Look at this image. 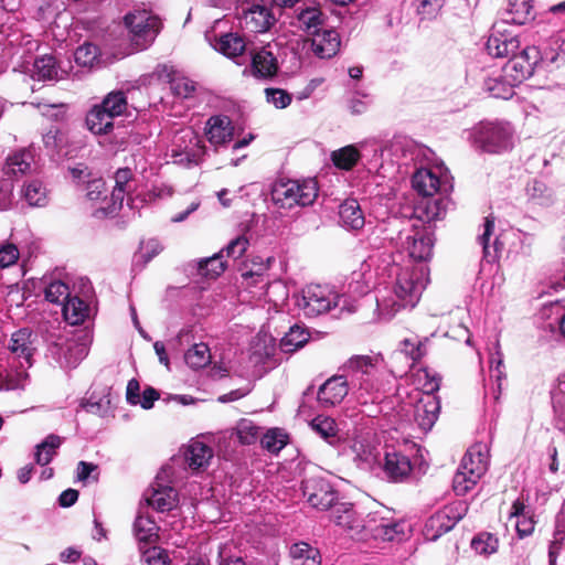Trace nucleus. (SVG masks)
Masks as SVG:
<instances>
[{"mask_svg":"<svg viewBox=\"0 0 565 565\" xmlns=\"http://www.w3.org/2000/svg\"><path fill=\"white\" fill-rule=\"evenodd\" d=\"M215 49L227 57H236L245 50L244 40L235 33H226L216 41Z\"/></svg>","mask_w":565,"mask_h":565,"instance_id":"obj_45","label":"nucleus"},{"mask_svg":"<svg viewBox=\"0 0 565 565\" xmlns=\"http://www.w3.org/2000/svg\"><path fill=\"white\" fill-rule=\"evenodd\" d=\"M426 341L419 340L417 337L404 339L401 342V349L393 354L396 362H406V369H411L417 361L426 354Z\"/></svg>","mask_w":565,"mask_h":565,"instance_id":"obj_30","label":"nucleus"},{"mask_svg":"<svg viewBox=\"0 0 565 565\" xmlns=\"http://www.w3.org/2000/svg\"><path fill=\"white\" fill-rule=\"evenodd\" d=\"M206 153L205 145L191 130H181L173 138L169 157L174 164L190 168L198 166Z\"/></svg>","mask_w":565,"mask_h":565,"instance_id":"obj_10","label":"nucleus"},{"mask_svg":"<svg viewBox=\"0 0 565 565\" xmlns=\"http://www.w3.org/2000/svg\"><path fill=\"white\" fill-rule=\"evenodd\" d=\"M413 416L423 431L433 428L440 413L439 397L433 394H420L414 404Z\"/></svg>","mask_w":565,"mask_h":565,"instance_id":"obj_19","label":"nucleus"},{"mask_svg":"<svg viewBox=\"0 0 565 565\" xmlns=\"http://www.w3.org/2000/svg\"><path fill=\"white\" fill-rule=\"evenodd\" d=\"M114 180L115 185L109 198V203L102 207L105 214H114L119 211L124 205L125 199L129 201L131 194L137 189V180L132 170L129 168L118 169L115 172Z\"/></svg>","mask_w":565,"mask_h":565,"instance_id":"obj_14","label":"nucleus"},{"mask_svg":"<svg viewBox=\"0 0 565 565\" xmlns=\"http://www.w3.org/2000/svg\"><path fill=\"white\" fill-rule=\"evenodd\" d=\"M356 468L367 471L377 460V447L370 431L356 430L338 447Z\"/></svg>","mask_w":565,"mask_h":565,"instance_id":"obj_8","label":"nucleus"},{"mask_svg":"<svg viewBox=\"0 0 565 565\" xmlns=\"http://www.w3.org/2000/svg\"><path fill=\"white\" fill-rule=\"evenodd\" d=\"M244 22L247 29L255 33L266 32L274 22L270 10L265 6L254 4L244 12Z\"/></svg>","mask_w":565,"mask_h":565,"instance_id":"obj_31","label":"nucleus"},{"mask_svg":"<svg viewBox=\"0 0 565 565\" xmlns=\"http://www.w3.org/2000/svg\"><path fill=\"white\" fill-rule=\"evenodd\" d=\"M310 427L329 445L337 448L340 446L341 438L339 436L337 422L333 418L318 415L310 422Z\"/></svg>","mask_w":565,"mask_h":565,"instance_id":"obj_34","label":"nucleus"},{"mask_svg":"<svg viewBox=\"0 0 565 565\" xmlns=\"http://www.w3.org/2000/svg\"><path fill=\"white\" fill-rule=\"evenodd\" d=\"M169 556L164 550L151 546L141 551L142 565H168Z\"/></svg>","mask_w":565,"mask_h":565,"instance_id":"obj_63","label":"nucleus"},{"mask_svg":"<svg viewBox=\"0 0 565 565\" xmlns=\"http://www.w3.org/2000/svg\"><path fill=\"white\" fill-rule=\"evenodd\" d=\"M497 62L507 61L509 57L519 54L520 41L516 35L511 33L501 32L497 28Z\"/></svg>","mask_w":565,"mask_h":565,"instance_id":"obj_44","label":"nucleus"},{"mask_svg":"<svg viewBox=\"0 0 565 565\" xmlns=\"http://www.w3.org/2000/svg\"><path fill=\"white\" fill-rule=\"evenodd\" d=\"M204 135L215 151L227 148L234 140V122L227 115H213L205 122Z\"/></svg>","mask_w":565,"mask_h":565,"instance_id":"obj_15","label":"nucleus"},{"mask_svg":"<svg viewBox=\"0 0 565 565\" xmlns=\"http://www.w3.org/2000/svg\"><path fill=\"white\" fill-rule=\"evenodd\" d=\"M235 434L243 445H253L258 439L259 428L249 419H241L236 427Z\"/></svg>","mask_w":565,"mask_h":565,"instance_id":"obj_58","label":"nucleus"},{"mask_svg":"<svg viewBox=\"0 0 565 565\" xmlns=\"http://www.w3.org/2000/svg\"><path fill=\"white\" fill-rule=\"evenodd\" d=\"M288 444V435L280 428L269 429L260 439V445L270 454L277 455Z\"/></svg>","mask_w":565,"mask_h":565,"instance_id":"obj_51","label":"nucleus"},{"mask_svg":"<svg viewBox=\"0 0 565 565\" xmlns=\"http://www.w3.org/2000/svg\"><path fill=\"white\" fill-rule=\"evenodd\" d=\"M468 504L457 500L433 514L425 524V534L429 540H437L449 532L467 514Z\"/></svg>","mask_w":565,"mask_h":565,"instance_id":"obj_11","label":"nucleus"},{"mask_svg":"<svg viewBox=\"0 0 565 565\" xmlns=\"http://www.w3.org/2000/svg\"><path fill=\"white\" fill-rule=\"evenodd\" d=\"M24 200L30 206L42 207L47 204V191L39 180H32L24 184L22 191Z\"/></svg>","mask_w":565,"mask_h":565,"instance_id":"obj_46","label":"nucleus"},{"mask_svg":"<svg viewBox=\"0 0 565 565\" xmlns=\"http://www.w3.org/2000/svg\"><path fill=\"white\" fill-rule=\"evenodd\" d=\"M417 13L422 20L435 19L445 4V0H417Z\"/></svg>","mask_w":565,"mask_h":565,"instance_id":"obj_62","label":"nucleus"},{"mask_svg":"<svg viewBox=\"0 0 565 565\" xmlns=\"http://www.w3.org/2000/svg\"><path fill=\"white\" fill-rule=\"evenodd\" d=\"M490 448L486 443H476L463 456L452 479L457 495H465L488 470Z\"/></svg>","mask_w":565,"mask_h":565,"instance_id":"obj_4","label":"nucleus"},{"mask_svg":"<svg viewBox=\"0 0 565 565\" xmlns=\"http://www.w3.org/2000/svg\"><path fill=\"white\" fill-rule=\"evenodd\" d=\"M514 146V129L510 122H497V153L511 150Z\"/></svg>","mask_w":565,"mask_h":565,"instance_id":"obj_57","label":"nucleus"},{"mask_svg":"<svg viewBox=\"0 0 565 565\" xmlns=\"http://www.w3.org/2000/svg\"><path fill=\"white\" fill-rule=\"evenodd\" d=\"M70 296V288L62 280H52L44 288V297L52 303L63 305Z\"/></svg>","mask_w":565,"mask_h":565,"instance_id":"obj_54","label":"nucleus"},{"mask_svg":"<svg viewBox=\"0 0 565 565\" xmlns=\"http://www.w3.org/2000/svg\"><path fill=\"white\" fill-rule=\"evenodd\" d=\"M550 565H565V529H556L548 548Z\"/></svg>","mask_w":565,"mask_h":565,"instance_id":"obj_52","label":"nucleus"},{"mask_svg":"<svg viewBox=\"0 0 565 565\" xmlns=\"http://www.w3.org/2000/svg\"><path fill=\"white\" fill-rule=\"evenodd\" d=\"M265 99L276 109H285L292 102V95L286 89L278 87H267L264 89Z\"/></svg>","mask_w":565,"mask_h":565,"instance_id":"obj_59","label":"nucleus"},{"mask_svg":"<svg viewBox=\"0 0 565 565\" xmlns=\"http://www.w3.org/2000/svg\"><path fill=\"white\" fill-rule=\"evenodd\" d=\"M382 469L386 480L402 483L409 480L413 463L403 450L391 447L385 450Z\"/></svg>","mask_w":565,"mask_h":565,"instance_id":"obj_16","label":"nucleus"},{"mask_svg":"<svg viewBox=\"0 0 565 565\" xmlns=\"http://www.w3.org/2000/svg\"><path fill=\"white\" fill-rule=\"evenodd\" d=\"M340 224L349 231H359L365 225V216L355 199H348L339 206Z\"/></svg>","mask_w":565,"mask_h":565,"instance_id":"obj_29","label":"nucleus"},{"mask_svg":"<svg viewBox=\"0 0 565 565\" xmlns=\"http://www.w3.org/2000/svg\"><path fill=\"white\" fill-rule=\"evenodd\" d=\"M33 156L29 150H20L7 158L3 172L8 177H22L31 170Z\"/></svg>","mask_w":565,"mask_h":565,"instance_id":"obj_37","label":"nucleus"},{"mask_svg":"<svg viewBox=\"0 0 565 565\" xmlns=\"http://www.w3.org/2000/svg\"><path fill=\"white\" fill-rule=\"evenodd\" d=\"M428 151L426 147L407 137H395L388 145V156L399 170L405 168V173H408V167H413L415 171L419 169Z\"/></svg>","mask_w":565,"mask_h":565,"instance_id":"obj_12","label":"nucleus"},{"mask_svg":"<svg viewBox=\"0 0 565 565\" xmlns=\"http://www.w3.org/2000/svg\"><path fill=\"white\" fill-rule=\"evenodd\" d=\"M185 363L191 369H202L211 361L210 349L205 343H196L184 354Z\"/></svg>","mask_w":565,"mask_h":565,"instance_id":"obj_50","label":"nucleus"},{"mask_svg":"<svg viewBox=\"0 0 565 565\" xmlns=\"http://www.w3.org/2000/svg\"><path fill=\"white\" fill-rule=\"evenodd\" d=\"M65 320L73 326L82 323L88 313V306L78 297H68L62 305Z\"/></svg>","mask_w":565,"mask_h":565,"instance_id":"obj_43","label":"nucleus"},{"mask_svg":"<svg viewBox=\"0 0 565 565\" xmlns=\"http://www.w3.org/2000/svg\"><path fill=\"white\" fill-rule=\"evenodd\" d=\"M331 518L337 525L348 531L352 537L366 540L367 518L365 520L360 518L353 504L338 502L331 510Z\"/></svg>","mask_w":565,"mask_h":565,"instance_id":"obj_17","label":"nucleus"},{"mask_svg":"<svg viewBox=\"0 0 565 565\" xmlns=\"http://www.w3.org/2000/svg\"><path fill=\"white\" fill-rule=\"evenodd\" d=\"M132 530L137 541L151 543L158 537L159 527L152 518L140 512L135 519Z\"/></svg>","mask_w":565,"mask_h":565,"instance_id":"obj_42","label":"nucleus"},{"mask_svg":"<svg viewBox=\"0 0 565 565\" xmlns=\"http://www.w3.org/2000/svg\"><path fill=\"white\" fill-rule=\"evenodd\" d=\"M499 15L502 23L525 24L534 19L532 0H504Z\"/></svg>","mask_w":565,"mask_h":565,"instance_id":"obj_21","label":"nucleus"},{"mask_svg":"<svg viewBox=\"0 0 565 565\" xmlns=\"http://www.w3.org/2000/svg\"><path fill=\"white\" fill-rule=\"evenodd\" d=\"M308 339L309 333L302 327L295 324L290 327L289 331L281 338L280 348L285 352H294L303 347Z\"/></svg>","mask_w":565,"mask_h":565,"instance_id":"obj_48","label":"nucleus"},{"mask_svg":"<svg viewBox=\"0 0 565 565\" xmlns=\"http://www.w3.org/2000/svg\"><path fill=\"white\" fill-rule=\"evenodd\" d=\"M252 73L258 78H270L278 71V62L270 46H263L252 53Z\"/></svg>","mask_w":565,"mask_h":565,"instance_id":"obj_27","label":"nucleus"},{"mask_svg":"<svg viewBox=\"0 0 565 565\" xmlns=\"http://www.w3.org/2000/svg\"><path fill=\"white\" fill-rule=\"evenodd\" d=\"M298 28L308 34L321 30L326 23V17L318 7H306L297 12Z\"/></svg>","mask_w":565,"mask_h":565,"instance_id":"obj_35","label":"nucleus"},{"mask_svg":"<svg viewBox=\"0 0 565 565\" xmlns=\"http://www.w3.org/2000/svg\"><path fill=\"white\" fill-rule=\"evenodd\" d=\"M341 45L339 33L334 29H321L311 34V51L319 58L333 57Z\"/></svg>","mask_w":565,"mask_h":565,"instance_id":"obj_22","label":"nucleus"},{"mask_svg":"<svg viewBox=\"0 0 565 565\" xmlns=\"http://www.w3.org/2000/svg\"><path fill=\"white\" fill-rule=\"evenodd\" d=\"M32 77L38 81H58L62 78L55 57L50 54L36 57L33 63Z\"/></svg>","mask_w":565,"mask_h":565,"instance_id":"obj_36","label":"nucleus"},{"mask_svg":"<svg viewBox=\"0 0 565 565\" xmlns=\"http://www.w3.org/2000/svg\"><path fill=\"white\" fill-rule=\"evenodd\" d=\"M367 148L365 151H363L366 157H363L362 159H365V164L369 167V170L372 169H379L383 167L382 160L385 154H388V146L383 148L377 141H366Z\"/></svg>","mask_w":565,"mask_h":565,"instance_id":"obj_56","label":"nucleus"},{"mask_svg":"<svg viewBox=\"0 0 565 565\" xmlns=\"http://www.w3.org/2000/svg\"><path fill=\"white\" fill-rule=\"evenodd\" d=\"M289 553L294 565H321L319 550L306 542L292 544Z\"/></svg>","mask_w":565,"mask_h":565,"instance_id":"obj_38","label":"nucleus"},{"mask_svg":"<svg viewBox=\"0 0 565 565\" xmlns=\"http://www.w3.org/2000/svg\"><path fill=\"white\" fill-rule=\"evenodd\" d=\"M509 522L513 523L520 539L530 536L535 527L532 511L520 499H516L509 511Z\"/></svg>","mask_w":565,"mask_h":565,"instance_id":"obj_26","label":"nucleus"},{"mask_svg":"<svg viewBox=\"0 0 565 565\" xmlns=\"http://www.w3.org/2000/svg\"><path fill=\"white\" fill-rule=\"evenodd\" d=\"M493 224L494 221L492 215L487 216L484 218L483 233L478 237V242L482 246L483 253L482 259L480 262V275L491 273L492 264L494 263V256L491 254L490 250V236L492 235Z\"/></svg>","mask_w":565,"mask_h":565,"instance_id":"obj_39","label":"nucleus"},{"mask_svg":"<svg viewBox=\"0 0 565 565\" xmlns=\"http://www.w3.org/2000/svg\"><path fill=\"white\" fill-rule=\"evenodd\" d=\"M87 129L97 136H108L122 126V120H115L97 104L86 114L85 118Z\"/></svg>","mask_w":565,"mask_h":565,"instance_id":"obj_25","label":"nucleus"},{"mask_svg":"<svg viewBox=\"0 0 565 565\" xmlns=\"http://www.w3.org/2000/svg\"><path fill=\"white\" fill-rule=\"evenodd\" d=\"M303 497L309 504L318 510L333 509L338 503V493L331 483L321 477H310L302 481Z\"/></svg>","mask_w":565,"mask_h":565,"instance_id":"obj_13","label":"nucleus"},{"mask_svg":"<svg viewBox=\"0 0 565 565\" xmlns=\"http://www.w3.org/2000/svg\"><path fill=\"white\" fill-rule=\"evenodd\" d=\"M166 469L162 470V473ZM161 472L157 476L149 493L146 494L147 503L158 512H169L178 504V492L171 486L161 483Z\"/></svg>","mask_w":565,"mask_h":565,"instance_id":"obj_20","label":"nucleus"},{"mask_svg":"<svg viewBox=\"0 0 565 565\" xmlns=\"http://www.w3.org/2000/svg\"><path fill=\"white\" fill-rule=\"evenodd\" d=\"M225 270V262L223 260V250L212 257L202 259L199 263V271L210 278L218 277Z\"/></svg>","mask_w":565,"mask_h":565,"instance_id":"obj_53","label":"nucleus"},{"mask_svg":"<svg viewBox=\"0 0 565 565\" xmlns=\"http://www.w3.org/2000/svg\"><path fill=\"white\" fill-rule=\"evenodd\" d=\"M434 243L430 228L414 225L398 232L395 245L414 262H426L433 255Z\"/></svg>","mask_w":565,"mask_h":565,"instance_id":"obj_7","label":"nucleus"},{"mask_svg":"<svg viewBox=\"0 0 565 565\" xmlns=\"http://www.w3.org/2000/svg\"><path fill=\"white\" fill-rule=\"evenodd\" d=\"M183 457L190 469L200 470L207 467L213 457V450L200 440H192L184 450Z\"/></svg>","mask_w":565,"mask_h":565,"instance_id":"obj_32","label":"nucleus"},{"mask_svg":"<svg viewBox=\"0 0 565 565\" xmlns=\"http://www.w3.org/2000/svg\"><path fill=\"white\" fill-rule=\"evenodd\" d=\"M98 56V46L89 42L82 44L74 52V60L76 64L83 67H92L95 62H97Z\"/></svg>","mask_w":565,"mask_h":565,"instance_id":"obj_55","label":"nucleus"},{"mask_svg":"<svg viewBox=\"0 0 565 565\" xmlns=\"http://www.w3.org/2000/svg\"><path fill=\"white\" fill-rule=\"evenodd\" d=\"M318 196V184L315 179L291 180L279 179L271 185L270 198L279 209L309 206Z\"/></svg>","mask_w":565,"mask_h":565,"instance_id":"obj_5","label":"nucleus"},{"mask_svg":"<svg viewBox=\"0 0 565 565\" xmlns=\"http://www.w3.org/2000/svg\"><path fill=\"white\" fill-rule=\"evenodd\" d=\"M97 105L115 120H119L128 109L127 96L122 90H113L108 93Z\"/></svg>","mask_w":565,"mask_h":565,"instance_id":"obj_40","label":"nucleus"},{"mask_svg":"<svg viewBox=\"0 0 565 565\" xmlns=\"http://www.w3.org/2000/svg\"><path fill=\"white\" fill-rule=\"evenodd\" d=\"M366 148L367 142L364 141L359 145H349L334 150L331 153L332 163L340 170L350 171L363 157H366V154L362 152L365 151Z\"/></svg>","mask_w":565,"mask_h":565,"instance_id":"obj_28","label":"nucleus"},{"mask_svg":"<svg viewBox=\"0 0 565 565\" xmlns=\"http://www.w3.org/2000/svg\"><path fill=\"white\" fill-rule=\"evenodd\" d=\"M537 56V49L532 46L523 49L507 61L497 62V67H500V75L497 77V98L508 100L513 96V88L532 75Z\"/></svg>","mask_w":565,"mask_h":565,"instance_id":"obj_3","label":"nucleus"},{"mask_svg":"<svg viewBox=\"0 0 565 565\" xmlns=\"http://www.w3.org/2000/svg\"><path fill=\"white\" fill-rule=\"evenodd\" d=\"M391 275L393 279L380 288L376 296L379 315L385 320L403 309H413L425 289L424 273L414 266L394 265Z\"/></svg>","mask_w":565,"mask_h":565,"instance_id":"obj_2","label":"nucleus"},{"mask_svg":"<svg viewBox=\"0 0 565 565\" xmlns=\"http://www.w3.org/2000/svg\"><path fill=\"white\" fill-rule=\"evenodd\" d=\"M347 299L328 286L309 285L297 297L296 305L306 317L313 318L330 310L344 308Z\"/></svg>","mask_w":565,"mask_h":565,"instance_id":"obj_6","label":"nucleus"},{"mask_svg":"<svg viewBox=\"0 0 565 565\" xmlns=\"http://www.w3.org/2000/svg\"><path fill=\"white\" fill-rule=\"evenodd\" d=\"M404 522L380 516L377 512L367 515L366 539L401 541L404 537Z\"/></svg>","mask_w":565,"mask_h":565,"instance_id":"obj_18","label":"nucleus"},{"mask_svg":"<svg viewBox=\"0 0 565 565\" xmlns=\"http://www.w3.org/2000/svg\"><path fill=\"white\" fill-rule=\"evenodd\" d=\"M130 39L136 50L147 49L159 33L161 22L147 10L129 12L124 18Z\"/></svg>","mask_w":565,"mask_h":565,"instance_id":"obj_9","label":"nucleus"},{"mask_svg":"<svg viewBox=\"0 0 565 565\" xmlns=\"http://www.w3.org/2000/svg\"><path fill=\"white\" fill-rule=\"evenodd\" d=\"M10 352L17 358L22 360L21 366L24 364L30 367L32 365V356L35 351L33 333L28 328H22L12 333L9 342Z\"/></svg>","mask_w":565,"mask_h":565,"instance_id":"obj_24","label":"nucleus"},{"mask_svg":"<svg viewBox=\"0 0 565 565\" xmlns=\"http://www.w3.org/2000/svg\"><path fill=\"white\" fill-rule=\"evenodd\" d=\"M472 550L479 554L489 556L494 552V543L491 533H480L471 541Z\"/></svg>","mask_w":565,"mask_h":565,"instance_id":"obj_64","label":"nucleus"},{"mask_svg":"<svg viewBox=\"0 0 565 565\" xmlns=\"http://www.w3.org/2000/svg\"><path fill=\"white\" fill-rule=\"evenodd\" d=\"M413 189L423 196H433L438 191L447 192L450 186L443 182L431 169L420 167L413 172Z\"/></svg>","mask_w":565,"mask_h":565,"instance_id":"obj_23","label":"nucleus"},{"mask_svg":"<svg viewBox=\"0 0 565 565\" xmlns=\"http://www.w3.org/2000/svg\"><path fill=\"white\" fill-rule=\"evenodd\" d=\"M339 370L341 373L329 377L317 392L323 408L339 405L349 394L361 405L377 403L394 373L379 355L366 354L352 355Z\"/></svg>","mask_w":565,"mask_h":565,"instance_id":"obj_1","label":"nucleus"},{"mask_svg":"<svg viewBox=\"0 0 565 565\" xmlns=\"http://www.w3.org/2000/svg\"><path fill=\"white\" fill-rule=\"evenodd\" d=\"M61 438L56 435H49L41 444L36 446L34 454L35 462L40 466L49 465L61 446Z\"/></svg>","mask_w":565,"mask_h":565,"instance_id":"obj_47","label":"nucleus"},{"mask_svg":"<svg viewBox=\"0 0 565 565\" xmlns=\"http://www.w3.org/2000/svg\"><path fill=\"white\" fill-rule=\"evenodd\" d=\"M171 90L181 98H189L195 90V83L185 76H173L170 81Z\"/></svg>","mask_w":565,"mask_h":565,"instance_id":"obj_61","label":"nucleus"},{"mask_svg":"<svg viewBox=\"0 0 565 565\" xmlns=\"http://www.w3.org/2000/svg\"><path fill=\"white\" fill-rule=\"evenodd\" d=\"M472 147L480 152H494V126L491 121H480L470 131Z\"/></svg>","mask_w":565,"mask_h":565,"instance_id":"obj_33","label":"nucleus"},{"mask_svg":"<svg viewBox=\"0 0 565 565\" xmlns=\"http://www.w3.org/2000/svg\"><path fill=\"white\" fill-rule=\"evenodd\" d=\"M526 192L532 202L542 206H548L554 201L553 191L543 181L533 180L527 184Z\"/></svg>","mask_w":565,"mask_h":565,"instance_id":"obj_49","label":"nucleus"},{"mask_svg":"<svg viewBox=\"0 0 565 565\" xmlns=\"http://www.w3.org/2000/svg\"><path fill=\"white\" fill-rule=\"evenodd\" d=\"M97 105L115 120H119L128 109L127 96L122 90H113L108 93Z\"/></svg>","mask_w":565,"mask_h":565,"instance_id":"obj_41","label":"nucleus"},{"mask_svg":"<svg viewBox=\"0 0 565 565\" xmlns=\"http://www.w3.org/2000/svg\"><path fill=\"white\" fill-rule=\"evenodd\" d=\"M418 382L422 385L420 394H433L439 390L441 377L435 372H430L428 369H423L417 374Z\"/></svg>","mask_w":565,"mask_h":565,"instance_id":"obj_60","label":"nucleus"}]
</instances>
